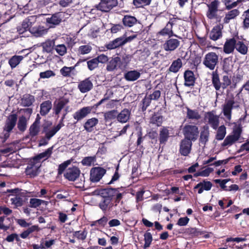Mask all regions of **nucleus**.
Returning <instances> with one entry per match:
<instances>
[{"label": "nucleus", "mask_w": 249, "mask_h": 249, "mask_svg": "<svg viewBox=\"0 0 249 249\" xmlns=\"http://www.w3.org/2000/svg\"><path fill=\"white\" fill-rule=\"evenodd\" d=\"M93 88V84L90 77H88L80 81L78 85V89L81 93H86Z\"/></svg>", "instance_id": "nucleus-19"}, {"label": "nucleus", "mask_w": 249, "mask_h": 249, "mask_svg": "<svg viewBox=\"0 0 249 249\" xmlns=\"http://www.w3.org/2000/svg\"><path fill=\"white\" fill-rule=\"evenodd\" d=\"M212 76V84L216 90H219L221 88H222V85L217 71H213Z\"/></svg>", "instance_id": "nucleus-39"}, {"label": "nucleus", "mask_w": 249, "mask_h": 249, "mask_svg": "<svg viewBox=\"0 0 249 249\" xmlns=\"http://www.w3.org/2000/svg\"><path fill=\"white\" fill-rule=\"evenodd\" d=\"M118 5V0H100V2L95 7L102 12L107 13Z\"/></svg>", "instance_id": "nucleus-8"}, {"label": "nucleus", "mask_w": 249, "mask_h": 249, "mask_svg": "<svg viewBox=\"0 0 249 249\" xmlns=\"http://www.w3.org/2000/svg\"><path fill=\"white\" fill-rule=\"evenodd\" d=\"M180 41L173 37H168L162 44V47L166 52H172L176 50L180 46Z\"/></svg>", "instance_id": "nucleus-11"}, {"label": "nucleus", "mask_w": 249, "mask_h": 249, "mask_svg": "<svg viewBox=\"0 0 249 249\" xmlns=\"http://www.w3.org/2000/svg\"><path fill=\"white\" fill-rule=\"evenodd\" d=\"M35 101L34 96L30 94H25L21 99V105L24 107H29L31 106Z\"/></svg>", "instance_id": "nucleus-32"}, {"label": "nucleus", "mask_w": 249, "mask_h": 249, "mask_svg": "<svg viewBox=\"0 0 249 249\" xmlns=\"http://www.w3.org/2000/svg\"><path fill=\"white\" fill-rule=\"evenodd\" d=\"M118 111L115 109L108 111L104 114V119L106 122L117 119Z\"/></svg>", "instance_id": "nucleus-48"}, {"label": "nucleus", "mask_w": 249, "mask_h": 249, "mask_svg": "<svg viewBox=\"0 0 249 249\" xmlns=\"http://www.w3.org/2000/svg\"><path fill=\"white\" fill-rule=\"evenodd\" d=\"M80 173L81 171L78 167L72 166L66 169L64 177L70 181H74L79 178Z\"/></svg>", "instance_id": "nucleus-14"}, {"label": "nucleus", "mask_w": 249, "mask_h": 249, "mask_svg": "<svg viewBox=\"0 0 249 249\" xmlns=\"http://www.w3.org/2000/svg\"><path fill=\"white\" fill-rule=\"evenodd\" d=\"M132 57V55L126 54L111 57L107 64L106 70L109 72L118 70L124 71L127 68Z\"/></svg>", "instance_id": "nucleus-2"}, {"label": "nucleus", "mask_w": 249, "mask_h": 249, "mask_svg": "<svg viewBox=\"0 0 249 249\" xmlns=\"http://www.w3.org/2000/svg\"><path fill=\"white\" fill-rule=\"evenodd\" d=\"M124 45L123 37H120L109 42L105 45V47L108 50H112Z\"/></svg>", "instance_id": "nucleus-31"}, {"label": "nucleus", "mask_w": 249, "mask_h": 249, "mask_svg": "<svg viewBox=\"0 0 249 249\" xmlns=\"http://www.w3.org/2000/svg\"><path fill=\"white\" fill-rule=\"evenodd\" d=\"M48 31V29H46L42 26L30 27V32L31 34L36 37L43 36L47 34Z\"/></svg>", "instance_id": "nucleus-26"}, {"label": "nucleus", "mask_w": 249, "mask_h": 249, "mask_svg": "<svg viewBox=\"0 0 249 249\" xmlns=\"http://www.w3.org/2000/svg\"><path fill=\"white\" fill-rule=\"evenodd\" d=\"M187 60H188V62L191 65H193L196 68L201 61V57L196 54L190 55L189 58Z\"/></svg>", "instance_id": "nucleus-47"}, {"label": "nucleus", "mask_w": 249, "mask_h": 249, "mask_svg": "<svg viewBox=\"0 0 249 249\" xmlns=\"http://www.w3.org/2000/svg\"><path fill=\"white\" fill-rule=\"evenodd\" d=\"M138 19L134 16L124 15L122 19L123 25L127 27H131L137 23Z\"/></svg>", "instance_id": "nucleus-37"}, {"label": "nucleus", "mask_w": 249, "mask_h": 249, "mask_svg": "<svg viewBox=\"0 0 249 249\" xmlns=\"http://www.w3.org/2000/svg\"><path fill=\"white\" fill-rule=\"evenodd\" d=\"M187 232L193 236H198L203 235L206 232L205 231H200L196 228H190L188 229Z\"/></svg>", "instance_id": "nucleus-62"}, {"label": "nucleus", "mask_w": 249, "mask_h": 249, "mask_svg": "<svg viewBox=\"0 0 249 249\" xmlns=\"http://www.w3.org/2000/svg\"><path fill=\"white\" fill-rule=\"evenodd\" d=\"M69 100L65 99H59L56 100L53 104V113L58 116L62 109L68 104Z\"/></svg>", "instance_id": "nucleus-18"}, {"label": "nucleus", "mask_w": 249, "mask_h": 249, "mask_svg": "<svg viewBox=\"0 0 249 249\" xmlns=\"http://www.w3.org/2000/svg\"><path fill=\"white\" fill-rule=\"evenodd\" d=\"M169 138V130L165 127L161 128L160 131L159 141L160 144H165Z\"/></svg>", "instance_id": "nucleus-35"}, {"label": "nucleus", "mask_w": 249, "mask_h": 249, "mask_svg": "<svg viewBox=\"0 0 249 249\" xmlns=\"http://www.w3.org/2000/svg\"><path fill=\"white\" fill-rule=\"evenodd\" d=\"M124 189V187H107L98 190V194L102 197L99 203V207L105 213L112 208L114 206L113 200L114 201L115 206H117L126 194Z\"/></svg>", "instance_id": "nucleus-1"}, {"label": "nucleus", "mask_w": 249, "mask_h": 249, "mask_svg": "<svg viewBox=\"0 0 249 249\" xmlns=\"http://www.w3.org/2000/svg\"><path fill=\"white\" fill-rule=\"evenodd\" d=\"M113 95V92L110 89H107L104 98L100 101L95 104L93 106H88L81 108L76 111L73 114V118L77 121H79L90 114L93 108H96L103 104L105 101L108 100Z\"/></svg>", "instance_id": "nucleus-3"}, {"label": "nucleus", "mask_w": 249, "mask_h": 249, "mask_svg": "<svg viewBox=\"0 0 249 249\" xmlns=\"http://www.w3.org/2000/svg\"><path fill=\"white\" fill-rule=\"evenodd\" d=\"M24 57L22 55H15L12 56L8 60V64L13 69L15 68L23 59Z\"/></svg>", "instance_id": "nucleus-41"}, {"label": "nucleus", "mask_w": 249, "mask_h": 249, "mask_svg": "<svg viewBox=\"0 0 249 249\" xmlns=\"http://www.w3.org/2000/svg\"><path fill=\"white\" fill-rule=\"evenodd\" d=\"M71 160H67L65 161L62 163L59 164L57 169V175L59 176L61 175L66 170L67 167L69 164H71Z\"/></svg>", "instance_id": "nucleus-61"}, {"label": "nucleus", "mask_w": 249, "mask_h": 249, "mask_svg": "<svg viewBox=\"0 0 249 249\" xmlns=\"http://www.w3.org/2000/svg\"><path fill=\"white\" fill-rule=\"evenodd\" d=\"M43 51L48 53H52L54 47V42L53 40H48L42 43Z\"/></svg>", "instance_id": "nucleus-51"}, {"label": "nucleus", "mask_w": 249, "mask_h": 249, "mask_svg": "<svg viewBox=\"0 0 249 249\" xmlns=\"http://www.w3.org/2000/svg\"><path fill=\"white\" fill-rule=\"evenodd\" d=\"M53 146L48 148L44 152L41 153L36 156L34 157L33 158L36 160L38 163L39 160L45 158L48 159L51 157L53 153Z\"/></svg>", "instance_id": "nucleus-40"}, {"label": "nucleus", "mask_w": 249, "mask_h": 249, "mask_svg": "<svg viewBox=\"0 0 249 249\" xmlns=\"http://www.w3.org/2000/svg\"><path fill=\"white\" fill-rule=\"evenodd\" d=\"M219 3V2L218 0H214L207 4L208 10L206 13V16L208 18L212 19L217 18Z\"/></svg>", "instance_id": "nucleus-15"}, {"label": "nucleus", "mask_w": 249, "mask_h": 249, "mask_svg": "<svg viewBox=\"0 0 249 249\" xmlns=\"http://www.w3.org/2000/svg\"><path fill=\"white\" fill-rule=\"evenodd\" d=\"M88 232L86 229L83 231H75L73 232V236L77 238L78 240H84L86 239Z\"/></svg>", "instance_id": "nucleus-58"}, {"label": "nucleus", "mask_w": 249, "mask_h": 249, "mask_svg": "<svg viewBox=\"0 0 249 249\" xmlns=\"http://www.w3.org/2000/svg\"><path fill=\"white\" fill-rule=\"evenodd\" d=\"M74 70V67L64 66L60 70V74L65 77H71V74L74 75L72 71Z\"/></svg>", "instance_id": "nucleus-46"}, {"label": "nucleus", "mask_w": 249, "mask_h": 249, "mask_svg": "<svg viewBox=\"0 0 249 249\" xmlns=\"http://www.w3.org/2000/svg\"><path fill=\"white\" fill-rule=\"evenodd\" d=\"M236 45V40L234 37L227 39L223 47L224 52L226 54L233 53L235 49Z\"/></svg>", "instance_id": "nucleus-25"}, {"label": "nucleus", "mask_w": 249, "mask_h": 249, "mask_svg": "<svg viewBox=\"0 0 249 249\" xmlns=\"http://www.w3.org/2000/svg\"><path fill=\"white\" fill-rule=\"evenodd\" d=\"M107 170L100 166L92 167L90 171L89 180L91 182L97 183L106 174Z\"/></svg>", "instance_id": "nucleus-9"}, {"label": "nucleus", "mask_w": 249, "mask_h": 249, "mask_svg": "<svg viewBox=\"0 0 249 249\" xmlns=\"http://www.w3.org/2000/svg\"><path fill=\"white\" fill-rule=\"evenodd\" d=\"M242 132V128L240 124L233 127L231 134L228 135L222 143V146L231 145L238 141L241 137Z\"/></svg>", "instance_id": "nucleus-5"}, {"label": "nucleus", "mask_w": 249, "mask_h": 249, "mask_svg": "<svg viewBox=\"0 0 249 249\" xmlns=\"http://www.w3.org/2000/svg\"><path fill=\"white\" fill-rule=\"evenodd\" d=\"M163 120V117L162 115H160L158 112H154L150 118L149 123L157 126H160L162 125Z\"/></svg>", "instance_id": "nucleus-38"}, {"label": "nucleus", "mask_w": 249, "mask_h": 249, "mask_svg": "<svg viewBox=\"0 0 249 249\" xmlns=\"http://www.w3.org/2000/svg\"><path fill=\"white\" fill-rule=\"evenodd\" d=\"M60 129V126L59 125H56L51 130L44 132L45 136L47 139H49L50 140L51 139Z\"/></svg>", "instance_id": "nucleus-56"}, {"label": "nucleus", "mask_w": 249, "mask_h": 249, "mask_svg": "<svg viewBox=\"0 0 249 249\" xmlns=\"http://www.w3.org/2000/svg\"><path fill=\"white\" fill-rule=\"evenodd\" d=\"M17 123V127L19 131L23 132L26 130L27 125V119L24 116L22 115L20 116Z\"/></svg>", "instance_id": "nucleus-42"}, {"label": "nucleus", "mask_w": 249, "mask_h": 249, "mask_svg": "<svg viewBox=\"0 0 249 249\" xmlns=\"http://www.w3.org/2000/svg\"><path fill=\"white\" fill-rule=\"evenodd\" d=\"M52 103L50 100L43 102L40 106V114L41 116H46L52 108Z\"/></svg>", "instance_id": "nucleus-30"}, {"label": "nucleus", "mask_w": 249, "mask_h": 249, "mask_svg": "<svg viewBox=\"0 0 249 249\" xmlns=\"http://www.w3.org/2000/svg\"><path fill=\"white\" fill-rule=\"evenodd\" d=\"M182 66V63L180 58H178L177 60L173 61L170 65L169 71L174 73H177Z\"/></svg>", "instance_id": "nucleus-43"}, {"label": "nucleus", "mask_w": 249, "mask_h": 249, "mask_svg": "<svg viewBox=\"0 0 249 249\" xmlns=\"http://www.w3.org/2000/svg\"><path fill=\"white\" fill-rule=\"evenodd\" d=\"M157 36L159 37L160 36H167L168 37L175 36L181 39V37L174 34L173 29L171 28V26L169 24H166L165 26L163 29L160 30L157 33Z\"/></svg>", "instance_id": "nucleus-23"}, {"label": "nucleus", "mask_w": 249, "mask_h": 249, "mask_svg": "<svg viewBox=\"0 0 249 249\" xmlns=\"http://www.w3.org/2000/svg\"><path fill=\"white\" fill-rule=\"evenodd\" d=\"M54 50L61 56H63L67 53V48L64 44H59L55 46Z\"/></svg>", "instance_id": "nucleus-63"}, {"label": "nucleus", "mask_w": 249, "mask_h": 249, "mask_svg": "<svg viewBox=\"0 0 249 249\" xmlns=\"http://www.w3.org/2000/svg\"><path fill=\"white\" fill-rule=\"evenodd\" d=\"M230 178H227L224 179H215L213 180V181L216 184H219L220 188L224 191H228V189L227 188L226 184L229 181H231Z\"/></svg>", "instance_id": "nucleus-57"}, {"label": "nucleus", "mask_w": 249, "mask_h": 249, "mask_svg": "<svg viewBox=\"0 0 249 249\" xmlns=\"http://www.w3.org/2000/svg\"><path fill=\"white\" fill-rule=\"evenodd\" d=\"M183 134L184 139L195 142L198 137V128L195 125H185L183 128Z\"/></svg>", "instance_id": "nucleus-6"}, {"label": "nucleus", "mask_w": 249, "mask_h": 249, "mask_svg": "<svg viewBox=\"0 0 249 249\" xmlns=\"http://www.w3.org/2000/svg\"><path fill=\"white\" fill-rule=\"evenodd\" d=\"M151 100L148 97L145 96L141 102V110L142 112L145 111L147 107L150 106Z\"/></svg>", "instance_id": "nucleus-60"}, {"label": "nucleus", "mask_w": 249, "mask_h": 249, "mask_svg": "<svg viewBox=\"0 0 249 249\" xmlns=\"http://www.w3.org/2000/svg\"><path fill=\"white\" fill-rule=\"evenodd\" d=\"M29 134L32 138L36 136L40 131V124L33 123L29 128Z\"/></svg>", "instance_id": "nucleus-52"}, {"label": "nucleus", "mask_w": 249, "mask_h": 249, "mask_svg": "<svg viewBox=\"0 0 249 249\" xmlns=\"http://www.w3.org/2000/svg\"><path fill=\"white\" fill-rule=\"evenodd\" d=\"M96 161V156H88L83 159L81 163L83 166H90Z\"/></svg>", "instance_id": "nucleus-53"}, {"label": "nucleus", "mask_w": 249, "mask_h": 249, "mask_svg": "<svg viewBox=\"0 0 249 249\" xmlns=\"http://www.w3.org/2000/svg\"><path fill=\"white\" fill-rule=\"evenodd\" d=\"M18 121L17 113L11 114L8 116L3 127V141L5 142L10 137V133L15 127Z\"/></svg>", "instance_id": "nucleus-4"}, {"label": "nucleus", "mask_w": 249, "mask_h": 249, "mask_svg": "<svg viewBox=\"0 0 249 249\" xmlns=\"http://www.w3.org/2000/svg\"><path fill=\"white\" fill-rule=\"evenodd\" d=\"M187 117L189 119L198 120L200 119L201 116L198 111L196 109H191L187 107Z\"/></svg>", "instance_id": "nucleus-45"}, {"label": "nucleus", "mask_w": 249, "mask_h": 249, "mask_svg": "<svg viewBox=\"0 0 249 249\" xmlns=\"http://www.w3.org/2000/svg\"><path fill=\"white\" fill-rule=\"evenodd\" d=\"M23 194V193H21L20 194L15 195L14 197L10 199L12 204L15 206L14 208L22 206L25 202V200L22 198V196H24Z\"/></svg>", "instance_id": "nucleus-33"}, {"label": "nucleus", "mask_w": 249, "mask_h": 249, "mask_svg": "<svg viewBox=\"0 0 249 249\" xmlns=\"http://www.w3.org/2000/svg\"><path fill=\"white\" fill-rule=\"evenodd\" d=\"M130 114V111L128 109L124 108L120 113H118L117 120L120 123H125L129 120Z\"/></svg>", "instance_id": "nucleus-36"}, {"label": "nucleus", "mask_w": 249, "mask_h": 249, "mask_svg": "<svg viewBox=\"0 0 249 249\" xmlns=\"http://www.w3.org/2000/svg\"><path fill=\"white\" fill-rule=\"evenodd\" d=\"M192 142V141L184 138L181 141L179 152L182 156H187L191 153L193 144Z\"/></svg>", "instance_id": "nucleus-16"}, {"label": "nucleus", "mask_w": 249, "mask_h": 249, "mask_svg": "<svg viewBox=\"0 0 249 249\" xmlns=\"http://www.w3.org/2000/svg\"><path fill=\"white\" fill-rule=\"evenodd\" d=\"M235 102L233 99L228 100L223 106V112L224 115L229 120L231 119V111Z\"/></svg>", "instance_id": "nucleus-24"}, {"label": "nucleus", "mask_w": 249, "mask_h": 249, "mask_svg": "<svg viewBox=\"0 0 249 249\" xmlns=\"http://www.w3.org/2000/svg\"><path fill=\"white\" fill-rule=\"evenodd\" d=\"M235 49L239 53L243 55L246 54L248 51V47L243 41H236Z\"/></svg>", "instance_id": "nucleus-49"}, {"label": "nucleus", "mask_w": 249, "mask_h": 249, "mask_svg": "<svg viewBox=\"0 0 249 249\" xmlns=\"http://www.w3.org/2000/svg\"><path fill=\"white\" fill-rule=\"evenodd\" d=\"M222 28L220 25H217L213 27L210 33V38L213 41H216L222 37Z\"/></svg>", "instance_id": "nucleus-27"}, {"label": "nucleus", "mask_w": 249, "mask_h": 249, "mask_svg": "<svg viewBox=\"0 0 249 249\" xmlns=\"http://www.w3.org/2000/svg\"><path fill=\"white\" fill-rule=\"evenodd\" d=\"M141 76V73L137 70L127 71L124 73V78L127 81H135Z\"/></svg>", "instance_id": "nucleus-28"}, {"label": "nucleus", "mask_w": 249, "mask_h": 249, "mask_svg": "<svg viewBox=\"0 0 249 249\" xmlns=\"http://www.w3.org/2000/svg\"><path fill=\"white\" fill-rule=\"evenodd\" d=\"M35 21L34 16H30L24 19L21 25L17 28L18 32L19 34H22L27 31H30V27H32V23Z\"/></svg>", "instance_id": "nucleus-17"}, {"label": "nucleus", "mask_w": 249, "mask_h": 249, "mask_svg": "<svg viewBox=\"0 0 249 249\" xmlns=\"http://www.w3.org/2000/svg\"><path fill=\"white\" fill-rule=\"evenodd\" d=\"M210 136L209 128L207 125H205L202 127L200 132L199 142L205 145L209 141Z\"/></svg>", "instance_id": "nucleus-29"}, {"label": "nucleus", "mask_w": 249, "mask_h": 249, "mask_svg": "<svg viewBox=\"0 0 249 249\" xmlns=\"http://www.w3.org/2000/svg\"><path fill=\"white\" fill-rule=\"evenodd\" d=\"M215 139L218 141L222 140L226 134V128L225 125H222L217 128Z\"/></svg>", "instance_id": "nucleus-50"}, {"label": "nucleus", "mask_w": 249, "mask_h": 249, "mask_svg": "<svg viewBox=\"0 0 249 249\" xmlns=\"http://www.w3.org/2000/svg\"><path fill=\"white\" fill-rule=\"evenodd\" d=\"M240 12L238 9H235L228 12L224 18V22L228 23L231 19L235 18L239 15Z\"/></svg>", "instance_id": "nucleus-44"}, {"label": "nucleus", "mask_w": 249, "mask_h": 249, "mask_svg": "<svg viewBox=\"0 0 249 249\" xmlns=\"http://www.w3.org/2000/svg\"><path fill=\"white\" fill-rule=\"evenodd\" d=\"M215 111L212 110L205 112L204 119L213 129H216L219 125V116L215 115Z\"/></svg>", "instance_id": "nucleus-13"}, {"label": "nucleus", "mask_w": 249, "mask_h": 249, "mask_svg": "<svg viewBox=\"0 0 249 249\" xmlns=\"http://www.w3.org/2000/svg\"><path fill=\"white\" fill-rule=\"evenodd\" d=\"M97 118L93 117L88 119L84 124V129L88 132H91L93 130V127L98 124Z\"/></svg>", "instance_id": "nucleus-34"}, {"label": "nucleus", "mask_w": 249, "mask_h": 249, "mask_svg": "<svg viewBox=\"0 0 249 249\" xmlns=\"http://www.w3.org/2000/svg\"><path fill=\"white\" fill-rule=\"evenodd\" d=\"M38 162L33 158L31 159L25 169V173L31 178H34L38 174L40 166L36 165Z\"/></svg>", "instance_id": "nucleus-12"}, {"label": "nucleus", "mask_w": 249, "mask_h": 249, "mask_svg": "<svg viewBox=\"0 0 249 249\" xmlns=\"http://www.w3.org/2000/svg\"><path fill=\"white\" fill-rule=\"evenodd\" d=\"M62 12H56L46 18V25L49 28H53L59 25L62 21L63 18Z\"/></svg>", "instance_id": "nucleus-10"}, {"label": "nucleus", "mask_w": 249, "mask_h": 249, "mask_svg": "<svg viewBox=\"0 0 249 249\" xmlns=\"http://www.w3.org/2000/svg\"><path fill=\"white\" fill-rule=\"evenodd\" d=\"M151 0H133V5L137 8H142L150 4Z\"/></svg>", "instance_id": "nucleus-55"}, {"label": "nucleus", "mask_w": 249, "mask_h": 249, "mask_svg": "<svg viewBox=\"0 0 249 249\" xmlns=\"http://www.w3.org/2000/svg\"><path fill=\"white\" fill-rule=\"evenodd\" d=\"M218 55L214 52H209L205 54L203 64L210 70H213L218 63Z\"/></svg>", "instance_id": "nucleus-7"}, {"label": "nucleus", "mask_w": 249, "mask_h": 249, "mask_svg": "<svg viewBox=\"0 0 249 249\" xmlns=\"http://www.w3.org/2000/svg\"><path fill=\"white\" fill-rule=\"evenodd\" d=\"M242 16L244 17L243 28L244 29L249 28V8L244 12Z\"/></svg>", "instance_id": "nucleus-64"}, {"label": "nucleus", "mask_w": 249, "mask_h": 249, "mask_svg": "<svg viewBox=\"0 0 249 249\" xmlns=\"http://www.w3.org/2000/svg\"><path fill=\"white\" fill-rule=\"evenodd\" d=\"M232 58V56H229L224 58L223 61L221 62L222 70L227 74H230L232 72V69L234 65Z\"/></svg>", "instance_id": "nucleus-20"}, {"label": "nucleus", "mask_w": 249, "mask_h": 249, "mask_svg": "<svg viewBox=\"0 0 249 249\" xmlns=\"http://www.w3.org/2000/svg\"><path fill=\"white\" fill-rule=\"evenodd\" d=\"M92 50V47L89 45L80 46L78 49V55H84L89 53Z\"/></svg>", "instance_id": "nucleus-54"}, {"label": "nucleus", "mask_w": 249, "mask_h": 249, "mask_svg": "<svg viewBox=\"0 0 249 249\" xmlns=\"http://www.w3.org/2000/svg\"><path fill=\"white\" fill-rule=\"evenodd\" d=\"M184 86L187 87L194 86L196 78L194 73L191 70H187L184 72Z\"/></svg>", "instance_id": "nucleus-21"}, {"label": "nucleus", "mask_w": 249, "mask_h": 249, "mask_svg": "<svg viewBox=\"0 0 249 249\" xmlns=\"http://www.w3.org/2000/svg\"><path fill=\"white\" fill-rule=\"evenodd\" d=\"M144 249H146L147 248L149 247L151 244L153 240L152 234L150 232L146 231L144 234Z\"/></svg>", "instance_id": "nucleus-59"}, {"label": "nucleus", "mask_w": 249, "mask_h": 249, "mask_svg": "<svg viewBox=\"0 0 249 249\" xmlns=\"http://www.w3.org/2000/svg\"><path fill=\"white\" fill-rule=\"evenodd\" d=\"M213 184L210 181L203 179L202 181L197 184L194 188V189H198L197 193L199 194H202L204 191H209L211 190Z\"/></svg>", "instance_id": "nucleus-22"}]
</instances>
